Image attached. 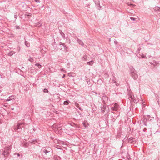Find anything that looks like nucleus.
<instances>
[{
	"label": "nucleus",
	"mask_w": 160,
	"mask_h": 160,
	"mask_svg": "<svg viewBox=\"0 0 160 160\" xmlns=\"http://www.w3.org/2000/svg\"><path fill=\"white\" fill-rule=\"evenodd\" d=\"M15 99V97L13 96L9 97L7 100V101H9Z\"/></svg>",
	"instance_id": "obj_8"
},
{
	"label": "nucleus",
	"mask_w": 160,
	"mask_h": 160,
	"mask_svg": "<svg viewBox=\"0 0 160 160\" xmlns=\"http://www.w3.org/2000/svg\"><path fill=\"white\" fill-rule=\"evenodd\" d=\"M105 75L106 76V77H108V75L107 74H105Z\"/></svg>",
	"instance_id": "obj_37"
},
{
	"label": "nucleus",
	"mask_w": 160,
	"mask_h": 160,
	"mask_svg": "<svg viewBox=\"0 0 160 160\" xmlns=\"http://www.w3.org/2000/svg\"><path fill=\"white\" fill-rule=\"evenodd\" d=\"M118 105L117 104L115 103L112 106L111 110L113 111H116L118 109Z\"/></svg>",
	"instance_id": "obj_6"
},
{
	"label": "nucleus",
	"mask_w": 160,
	"mask_h": 160,
	"mask_svg": "<svg viewBox=\"0 0 160 160\" xmlns=\"http://www.w3.org/2000/svg\"><path fill=\"white\" fill-rule=\"evenodd\" d=\"M65 74H64L63 76H62V78H64L65 77Z\"/></svg>",
	"instance_id": "obj_40"
},
{
	"label": "nucleus",
	"mask_w": 160,
	"mask_h": 160,
	"mask_svg": "<svg viewBox=\"0 0 160 160\" xmlns=\"http://www.w3.org/2000/svg\"><path fill=\"white\" fill-rule=\"evenodd\" d=\"M153 9L155 11H157L160 12V10L159 9V7H155Z\"/></svg>",
	"instance_id": "obj_19"
},
{
	"label": "nucleus",
	"mask_w": 160,
	"mask_h": 160,
	"mask_svg": "<svg viewBox=\"0 0 160 160\" xmlns=\"http://www.w3.org/2000/svg\"><path fill=\"white\" fill-rule=\"evenodd\" d=\"M14 154H15V155H17V156H18V157H19V156H20V154H19V153H17V152H15V153H14Z\"/></svg>",
	"instance_id": "obj_33"
},
{
	"label": "nucleus",
	"mask_w": 160,
	"mask_h": 160,
	"mask_svg": "<svg viewBox=\"0 0 160 160\" xmlns=\"http://www.w3.org/2000/svg\"><path fill=\"white\" fill-rule=\"evenodd\" d=\"M43 92H48V90L47 89H44L43 90Z\"/></svg>",
	"instance_id": "obj_30"
},
{
	"label": "nucleus",
	"mask_w": 160,
	"mask_h": 160,
	"mask_svg": "<svg viewBox=\"0 0 160 160\" xmlns=\"http://www.w3.org/2000/svg\"><path fill=\"white\" fill-rule=\"evenodd\" d=\"M42 25V24L40 22L36 23V26L38 27H40Z\"/></svg>",
	"instance_id": "obj_12"
},
{
	"label": "nucleus",
	"mask_w": 160,
	"mask_h": 160,
	"mask_svg": "<svg viewBox=\"0 0 160 160\" xmlns=\"http://www.w3.org/2000/svg\"><path fill=\"white\" fill-rule=\"evenodd\" d=\"M79 109H80V110H81V108H79Z\"/></svg>",
	"instance_id": "obj_43"
},
{
	"label": "nucleus",
	"mask_w": 160,
	"mask_h": 160,
	"mask_svg": "<svg viewBox=\"0 0 160 160\" xmlns=\"http://www.w3.org/2000/svg\"><path fill=\"white\" fill-rule=\"evenodd\" d=\"M43 152L46 154H47V153H52V150L50 147L46 148L43 150Z\"/></svg>",
	"instance_id": "obj_3"
},
{
	"label": "nucleus",
	"mask_w": 160,
	"mask_h": 160,
	"mask_svg": "<svg viewBox=\"0 0 160 160\" xmlns=\"http://www.w3.org/2000/svg\"><path fill=\"white\" fill-rule=\"evenodd\" d=\"M96 6H97V8L98 9L100 10L101 8L100 6L99 0H93Z\"/></svg>",
	"instance_id": "obj_5"
},
{
	"label": "nucleus",
	"mask_w": 160,
	"mask_h": 160,
	"mask_svg": "<svg viewBox=\"0 0 160 160\" xmlns=\"http://www.w3.org/2000/svg\"><path fill=\"white\" fill-rule=\"evenodd\" d=\"M28 60L29 61H30L31 62H33L34 61L33 58L30 57H29V58Z\"/></svg>",
	"instance_id": "obj_21"
},
{
	"label": "nucleus",
	"mask_w": 160,
	"mask_h": 160,
	"mask_svg": "<svg viewBox=\"0 0 160 160\" xmlns=\"http://www.w3.org/2000/svg\"><path fill=\"white\" fill-rule=\"evenodd\" d=\"M23 123H19L17 125V126H15L14 128V129L15 131L19 132L20 131V129L21 128V125H22Z\"/></svg>",
	"instance_id": "obj_2"
},
{
	"label": "nucleus",
	"mask_w": 160,
	"mask_h": 160,
	"mask_svg": "<svg viewBox=\"0 0 160 160\" xmlns=\"http://www.w3.org/2000/svg\"><path fill=\"white\" fill-rule=\"evenodd\" d=\"M25 16H28V18L30 17L31 16V14H30V13H27V14H25Z\"/></svg>",
	"instance_id": "obj_26"
},
{
	"label": "nucleus",
	"mask_w": 160,
	"mask_h": 160,
	"mask_svg": "<svg viewBox=\"0 0 160 160\" xmlns=\"http://www.w3.org/2000/svg\"><path fill=\"white\" fill-rule=\"evenodd\" d=\"M130 19L133 21H134L136 20V18L133 17L130 18Z\"/></svg>",
	"instance_id": "obj_28"
},
{
	"label": "nucleus",
	"mask_w": 160,
	"mask_h": 160,
	"mask_svg": "<svg viewBox=\"0 0 160 160\" xmlns=\"http://www.w3.org/2000/svg\"><path fill=\"white\" fill-rule=\"evenodd\" d=\"M83 61H86L88 60V56L87 55H85L82 58Z\"/></svg>",
	"instance_id": "obj_11"
},
{
	"label": "nucleus",
	"mask_w": 160,
	"mask_h": 160,
	"mask_svg": "<svg viewBox=\"0 0 160 160\" xmlns=\"http://www.w3.org/2000/svg\"><path fill=\"white\" fill-rule=\"evenodd\" d=\"M15 28L17 29H20V27L19 26L17 25L15 26Z\"/></svg>",
	"instance_id": "obj_29"
},
{
	"label": "nucleus",
	"mask_w": 160,
	"mask_h": 160,
	"mask_svg": "<svg viewBox=\"0 0 160 160\" xmlns=\"http://www.w3.org/2000/svg\"><path fill=\"white\" fill-rule=\"evenodd\" d=\"M102 111V112H104L106 109V106L105 105H103L102 107H101Z\"/></svg>",
	"instance_id": "obj_9"
},
{
	"label": "nucleus",
	"mask_w": 160,
	"mask_h": 160,
	"mask_svg": "<svg viewBox=\"0 0 160 160\" xmlns=\"http://www.w3.org/2000/svg\"><path fill=\"white\" fill-rule=\"evenodd\" d=\"M10 149L11 147H8L5 148L2 154L4 157H5L6 156L8 155L9 154V151L10 150Z\"/></svg>",
	"instance_id": "obj_1"
},
{
	"label": "nucleus",
	"mask_w": 160,
	"mask_h": 160,
	"mask_svg": "<svg viewBox=\"0 0 160 160\" xmlns=\"http://www.w3.org/2000/svg\"><path fill=\"white\" fill-rule=\"evenodd\" d=\"M132 139H132L130 138L129 139L128 142L130 143H133V142H134V141H135V139Z\"/></svg>",
	"instance_id": "obj_24"
},
{
	"label": "nucleus",
	"mask_w": 160,
	"mask_h": 160,
	"mask_svg": "<svg viewBox=\"0 0 160 160\" xmlns=\"http://www.w3.org/2000/svg\"><path fill=\"white\" fill-rule=\"evenodd\" d=\"M142 57L143 58H146V57L145 56H143Z\"/></svg>",
	"instance_id": "obj_41"
},
{
	"label": "nucleus",
	"mask_w": 160,
	"mask_h": 160,
	"mask_svg": "<svg viewBox=\"0 0 160 160\" xmlns=\"http://www.w3.org/2000/svg\"><path fill=\"white\" fill-rule=\"evenodd\" d=\"M112 83L113 84V86L118 85V83H117L116 81L114 80H112Z\"/></svg>",
	"instance_id": "obj_18"
},
{
	"label": "nucleus",
	"mask_w": 160,
	"mask_h": 160,
	"mask_svg": "<svg viewBox=\"0 0 160 160\" xmlns=\"http://www.w3.org/2000/svg\"><path fill=\"white\" fill-rule=\"evenodd\" d=\"M78 43L82 46H83L84 44L82 41H78Z\"/></svg>",
	"instance_id": "obj_23"
},
{
	"label": "nucleus",
	"mask_w": 160,
	"mask_h": 160,
	"mask_svg": "<svg viewBox=\"0 0 160 160\" xmlns=\"http://www.w3.org/2000/svg\"><path fill=\"white\" fill-rule=\"evenodd\" d=\"M35 65L36 66H37L38 68H40L42 67V66L38 63L35 64Z\"/></svg>",
	"instance_id": "obj_22"
},
{
	"label": "nucleus",
	"mask_w": 160,
	"mask_h": 160,
	"mask_svg": "<svg viewBox=\"0 0 160 160\" xmlns=\"http://www.w3.org/2000/svg\"><path fill=\"white\" fill-rule=\"evenodd\" d=\"M35 2L37 3H40L41 1L40 0H35Z\"/></svg>",
	"instance_id": "obj_31"
},
{
	"label": "nucleus",
	"mask_w": 160,
	"mask_h": 160,
	"mask_svg": "<svg viewBox=\"0 0 160 160\" xmlns=\"http://www.w3.org/2000/svg\"><path fill=\"white\" fill-rule=\"evenodd\" d=\"M69 103L68 101H66L64 102L63 104L64 105H68Z\"/></svg>",
	"instance_id": "obj_27"
},
{
	"label": "nucleus",
	"mask_w": 160,
	"mask_h": 160,
	"mask_svg": "<svg viewBox=\"0 0 160 160\" xmlns=\"http://www.w3.org/2000/svg\"><path fill=\"white\" fill-rule=\"evenodd\" d=\"M100 81H101V82H102V81H101V80H100Z\"/></svg>",
	"instance_id": "obj_45"
},
{
	"label": "nucleus",
	"mask_w": 160,
	"mask_h": 160,
	"mask_svg": "<svg viewBox=\"0 0 160 160\" xmlns=\"http://www.w3.org/2000/svg\"><path fill=\"white\" fill-rule=\"evenodd\" d=\"M130 69L131 73L136 71L135 69L133 67H130Z\"/></svg>",
	"instance_id": "obj_10"
},
{
	"label": "nucleus",
	"mask_w": 160,
	"mask_h": 160,
	"mask_svg": "<svg viewBox=\"0 0 160 160\" xmlns=\"http://www.w3.org/2000/svg\"><path fill=\"white\" fill-rule=\"evenodd\" d=\"M94 63V61L92 60L91 61L88 62H87V64L89 65H92Z\"/></svg>",
	"instance_id": "obj_17"
},
{
	"label": "nucleus",
	"mask_w": 160,
	"mask_h": 160,
	"mask_svg": "<svg viewBox=\"0 0 160 160\" xmlns=\"http://www.w3.org/2000/svg\"><path fill=\"white\" fill-rule=\"evenodd\" d=\"M15 53V52H12V51L8 53V56H12L13 54H14Z\"/></svg>",
	"instance_id": "obj_20"
},
{
	"label": "nucleus",
	"mask_w": 160,
	"mask_h": 160,
	"mask_svg": "<svg viewBox=\"0 0 160 160\" xmlns=\"http://www.w3.org/2000/svg\"><path fill=\"white\" fill-rule=\"evenodd\" d=\"M75 106L79 108V104L78 103H75Z\"/></svg>",
	"instance_id": "obj_36"
},
{
	"label": "nucleus",
	"mask_w": 160,
	"mask_h": 160,
	"mask_svg": "<svg viewBox=\"0 0 160 160\" xmlns=\"http://www.w3.org/2000/svg\"><path fill=\"white\" fill-rule=\"evenodd\" d=\"M30 72L32 73H36V70H34L32 68V67L30 69Z\"/></svg>",
	"instance_id": "obj_15"
},
{
	"label": "nucleus",
	"mask_w": 160,
	"mask_h": 160,
	"mask_svg": "<svg viewBox=\"0 0 160 160\" xmlns=\"http://www.w3.org/2000/svg\"><path fill=\"white\" fill-rule=\"evenodd\" d=\"M128 95L129 97L131 98L132 100H133L135 102L137 103L138 102V101L137 100L134 99V97L133 94H132V92H129Z\"/></svg>",
	"instance_id": "obj_4"
},
{
	"label": "nucleus",
	"mask_w": 160,
	"mask_h": 160,
	"mask_svg": "<svg viewBox=\"0 0 160 160\" xmlns=\"http://www.w3.org/2000/svg\"><path fill=\"white\" fill-rule=\"evenodd\" d=\"M60 70L61 71L65 73H66V71L65 70H64L62 68L60 69Z\"/></svg>",
	"instance_id": "obj_32"
},
{
	"label": "nucleus",
	"mask_w": 160,
	"mask_h": 160,
	"mask_svg": "<svg viewBox=\"0 0 160 160\" xmlns=\"http://www.w3.org/2000/svg\"><path fill=\"white\" fill-rule=\"evenodd\" d=\"M87 5L86 6L87 7H89V6H90V5L89 4H88V5Z\"/></svg>",
	"instance_id": "obj_39"
},
{
	"label": "nucleus",
	"mask_w": 160,
	"mask_h": 160,
	"mask_svg": "<svg viewBox=\"0 0 160 160\" xmlns=\"http://www.w3.org/2000/svg\"><path fill=\"white\" fill-rule=\"evenodd\" d=\"M18 15H14V17L16 19H17V18H18Z\"/></svg>",
	"instance_id": "obj_35"
},
{
	"label": "nucleus",
	"mask_w": 160,
	"mask_h": 160,
	"mask_svg": "<svg viewBox=\"0 0 160 160\" xmlns=\"http://www.w3.org/2000/svg\"><path fill=\"white\" fill-rule=\"evenodd\" d=\"M114 42L115 44H117V41H114Z\"/></svg>",
	"instance_id": "obj_38"
},
{
	"label": "nucleus",
	"mask_w": 160,
	"mask_h": 160,
	"mask_svg": "<svg viewBox=\"0 0 160 160\" xmlns=\"http://www.w3.org/2000/svg\"><path fill=\"white\" fill-rule=\"evenodd\" d=\"M132 77L134 79H136L138 77V75L136 73V71L131 73Z\"/></svg>",
	"instance_id": "obj_7"
},
{
	"label": "nucleus",
	"mask_w": 160,
	"mask_h": 160,
	"mask_svg": "<svg viewBox=\"0 0 160 160\" xmlns=\"http://www.w3.org/2000/svg\"><path fill=\"white\" fill-rule=\"evenodd\" d=\"M62 45V46L63 47V48L65 50H66V49L67 48V47L64 45L62 43V44H60V45Z\"/></svg>",
	"instance_id": "obj_25"
},
{
	"label": "nucleus",
	"mask_w": 160,
	"mask_h": 160,
	"mask_svg": "<svg viewBox=\"0 0 160 160\" xmlns=\"http://www.w3.org/2000/svg\"><path fill=\"white\" fill-rule=\"evenodd\" d=\"M82 124H83V126L85 128L87 127H88V124L86 122H83Z\"/></svg>",
	"instance_id": "obj_16"
},
{
	"label": "nucleus",
	"mask_w": 160,
	"mask_h": 160,
	"mask_svg": "<svg viewBox=\"0 0 160 160\" xmlns=\"http://www.w3.org/2000/svg\"><path fill=\"white\" fill-rule=\"evenodd\" d=\"M159 9L160 10V7H159Z\"/></svg>",
	"instance_id": "obj_44"
},
{
	"label": "nucleus",
	"mask_w": 160,
	"mask_h": 160,
	"mask_svg": "<svg viewBox=\"0 0 160 160\" xmlns=\"http://www.w3.org/2000/svg\"><path fill=\"white\" fill-rule=\"evenodd\" d=\"M25 45L27 47H29L30 46V44L28 41H25Z\"/></svg>",
	"instance_id": "obj_13"
},
{
	"label": "nucleus",
	"mask_w": 160,
	"mask_h": 160,
	"mask_svg": "<svg viewBox=\"0 0 160 160\" xmlns=\"http://www.w3.org/2000/svg\"><path fill=\"white\" fill-rule=\"evenodd\" d=\"M60 33L61 35L62 36L63 38V39H65V38L64 34L62 32V31H60Z\"/></svg>",
	"instance_id": "obj_14"
},
{
	"label": "nucleus",
	"mask_w": 160,
	"mask_h": 160,
	"mask_svg": "<svg viewBox=\"0 0 160 160\" xmlns=\"http://www.w3.org/2000/svg\"><path fill=\"white\" fill-rule=\"evenodd\" d=\"M104 98H107V97H104Z\"/></svg>",
	"instance_id": "obj_42"
},
{
	"label": "nucleus",
	"mask_w": 160,
	"mask_h": 160,
	"mask_svg": "<svg viewBox=\"0 0 160 160\" xmlns=\"http://www.w3.org/2000/svg\"><path fill=\"white\" fill-rule=\"evenodd\" d=\"M72 73L70 72L68 73V75L69 76H72Z\"/></svg>",
	"instance_id": "obj_34"
}]
</instances>
